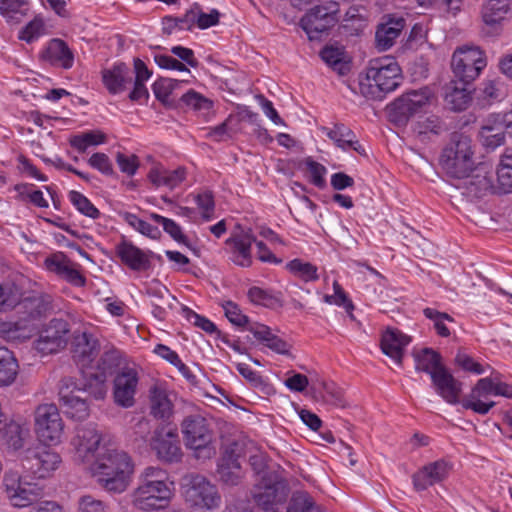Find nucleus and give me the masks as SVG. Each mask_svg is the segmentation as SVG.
Returning a JSON list of instances; mask_svg holds the SVG:
<instances>
[{
	"mask_svg": "<svg viewBox=\"0 0 512 512\" xmlns=\"http://www.w3.org/2000/svg\"><path fill=\"white\" fill-rule=\"evenodd\" d=\"M435 100V94L427 86L407 91L387 106L388 119L396 126H405L412 116L423 111Z\"/></svg>",
	"mask_w": 512,
	"mask_h": 512,
	"instance_id": "20e7f679",
	"label": "nucleus"
},
{
	"mask_svg": "<svg viewBox=\"0 0 512 512\" xmlns=\"http://www.w3.org/2000/svg\"><path fill=\"white\" fill-rule=\"evenodd\" d=\"M98 351V340L92 334L83 332L73 336L71 353L78 365L82 367L89 365L97 356Z\"/></svg>",
	"mask_w": 512,
	"mask_h": 512,
	"instance_id": "a878e982",
	"label": "nucleus"
},
{
	"mask_svg": "<svg viewBox=\"0 0 512 512\" xmlns=\"http://www.w3.org/2000/svg\"><path fill=\"white\" fill-rule=\"evenodd\" d=\"M171 491L167 484L145 485L140 484L133 495V505L142 511L163 509L170 498Z\"/></svg>",
	"mask_w": 512,
	"mask_h": 512,
	"instance_id": "6ab92c4d",
	"label": "nucleus"
},
{
	"mask_svg": "<svg viewBox=\"0 0 512 512\" xmlns=\"http://www.w3.org/2000/svg\"><path fill=\"white\" fill-rule=\"evenodd\" d=\"M138 374L133 368L125 367L114 378L113 397L117 405L129 408L135 403Z\"/></svg>",
	"mask_w": 512,
	"mask_h": 512,
	"instance_id": "412c9836",
	"label": "nucleus"
},
{
	"mask_svg": "<svg viewBox=\"0 0 512 512\" xmlns=\"http://www.w3.org/2000/svg\"><path fill=\"white\" fill-rule=\"evenodd\" d=\"M217 472L220 480L229 486L240 484L243 476L240 463L234 461L221 460Z\"/></svg>",
	"mask_w": 512,
	"mask_h": 512,
	"instance_id": "a18cd8bd",
	"label": "nucleus"
},
{
	"mask_svg": "<svg viewBox=\"0 0 512 512\" xmlns=\"http://www.w3.org/2000/svg\"><path fill=\"white\" fill-rule=\"evenodd\" d=\"M287 512H322L313 497L306 491H295L288 503Z\"/></svg>",
	"mask_w": 512,
	"mask_h": 512,
	"instance_id": "79ce46f5",
	"label": "nucleus"
},
{
	"mask_svg": "<svg viewBox=\"0 0 512 512\" xmlns=\"http://www.w3.org/2000/svg\"><path fill=\"white\" fill-rule=\"evenodd\" d=\"M486 65L485 53L478 46L463 45L458 47L451 58L454 78L466 83H473Z\"/></svg>",
	"mask_w": 512,
	"mask_h": 512,
	"instance_id": "0eeeda50",
	"label": "nucleus"
},
{
	"mask_svg": "<svg viewBox=\"0 0 512 512\" xmlns=\"http://www.w3.org/2000/svg\"><path fill=\"white\" fill-rule=\"evenodd\" d=\"M238 123L239 120H236L234 116L230 115L224 122L211 128L207 137L213 138L216 141L232 138L238 130Z\"/></svg>",
	"mask_w": 512,
	"mask_h": 512,
	"instance_id": "3c124183",
	"label": "nucleus"
},
{
	"mask_svg": "<svg viewBox=\"0 0 512 512\" xmlns=\"http://www.w3.org/2000/svg\"><path fill=\"white\" fill-rule=\"evenodd\" d=\"M435 392L448 404L460 403L462 383L457 380L446 368H441L438 373H433L431 378Z\"/></svg>",
	"mask_w": 512,
	"mask_h": 512,
	"instance_id": "4be33fe9",
	"label": "nucleus"
},
{
	"mask_svg": "<svg viewBox=\"0 0 512 512\" xmlns=\"http://www.w3.org/2000/svg\"><path fill=\"white\" fill-rule=\"evenodd\" d=\"M186 176V170L178 167L175 170H166L163 167H154L148 173V178L156 187L166 186L170 189L177 187Z\"/></svg>",
	"mask_w": 512,
	"mask_h": 512,
	"instance_id": "f704fd0d",
	"label": "nucleus"
},
{
	"mask_svg": "<svg viewBox=\"0 0 512 512\" xmlns=\"http://www.w3.org/2000/svg\"><path fill=\"white\" fill-rule=\"evenodd\" d=\"M63 421L55 404H42L35 410V431L45 446L56 445L63 435Z\"/></svg>",
	"mask_w": 512,
	"mask_h": 512,
	"instance_id": "9d476101",
	"label": "nucleus"
},
{
	"mask_svg": "<svg viewBox=\"0 0 512 512\" xmlns=\"http://www.w3.org/2000/svg\"><path fill=\"white\" fill-rule=\"evenodd\" d=\"M287 270L304 282L316 281L319 278L318 268L310 262L293 259L286 264Z\"/></svg>",
	"mask_w": 512,
	"mask_h": 512,
	"instance_id": "37998d69",
	"label": "nucleus"
},
{
	"mask_svg": "<svg viewBox=\"0 0 512 512\" xmlns=\"http://www.w3.org/2000/svg\"><path fill=\"white\" fill-rule=\"evenodd\" d=\"M28 434L29 430L22 425L14 421L5 422L4 427L1 428L0 442L8 448L17 451L23 447Z\"/></svg>",
	"mask_w": 512,
	"mask_h": 512,
	"instance_id": "c9c22d12",
	"label": "nucleus"
},
{
	"mask_svg": "<svg viewBox=\"0 0 512 512\" xmlns=\"http://www.w3.org/2000/svg\"><path fill=\"white\" fill-rule=\"evenodd\" d=\"M79 512H110L109 507L101 500L85 495L79 500Z\"/></svg>",
	"mask_w": 512,
	"mask_h": 512,
	"instance_id": "774afa93",
	"label": "nucleus"
},
{
	"mask_svg": "<svg viewBox=\"0 0 512 512\" xmlns=\"http://www.w3.org/2000/svg\"><path fill=\"white\" fill-rule=\"evenodd\" d=\"M180 426L185 446L194 450L197 458L209 459L215 454L213 433L202 415H187Z\"/></svg>",
	"mask_w": 512,
	"mask_h": 512,
	"instance_id": "39448f33",
	"label": "nucleus"
},
{
	"mask_svg": "<svg viewBox=\"0 0 512 512\" xmlns=\"http://www.w3.org/2000/svg\"><path fill=\"white\" fill-rule=\"evenodd\" d=\"M511 9L510 0H489L482 9L485 24L493 26L505 19Z\"/></svg>",
	"mask_w": 512,
	"mask_h": 512,
	"instance_id": "58836bf2",
	"label": "nucleus"
},
{
	"mask_svg": "<svg viewBox=\"0 0 512 512\" xmlns=\"http://www.w3.org/2000/svg\"><path fill=\"white\" fill-rule=\"evenodd\" d=\"M195 201L202 210V216L205 220H210L212 218L215 202L214 197L211 191H204L202 193L197 194L195 197Z\"/></svg>",
	"mask_w": 512,
	"mask_h": 512,
	"instance_id": "0e129e2a",
	"label": "nucleus"
},
{
	"mask_svg": "<svg viewBox=\"0 0 512 512\" xmlns=\"http://www.w3.org/2000/svg\"><path fill=\"white\" fill-rule=\"evenodd\" d=\"M495 393V381L492 378L485 377L477 381L476 385L471 389L469 396L472 399L486 397Z\"/></svg>",
	"mask_w": 512,
	"mask_h": 512,
	"instance_id": "69168bd1",
	"label": "nucleus"
},
{
	"mask_svg": "<svg viewBox=\"0 0 512 512\" xmlns=\"http://www.w3.org/2000/svg\"><path fill=\"white\" fill-rule=\"evenodd\" d=\"M60 463L59 454L45 446L28 448L21 459L23 469L39 479L49 476Z\"/></svg>",
	"mask_w": 512,
	"mask_h": 512,
	"instance_id": "4468645a",
	"label": "nucleus"
},
{
	"mask_svg": "<svg viewBox=\"0 0 512 512\" xmlns=\"http://www.w3.org/2000/svg\"><path fill=\"white\" fill-rule=\"evenodd\" d=\"M415 361V370L425 372L432 378L433 373H438L445 365L442 362V356L432 348H423L413 352Z\"/></svg>",
	"mask_w": 512,
	"mask_h": 512,
	"instance_id": "2f4dec72",
	"label": "nucleus"
},
{
	"mask_svg": "<svg viewBox=\"0 0 512 512\" xmlns=\"http://www.w3.org/2000/svg\"><path fill=\"white\" fill-rule=\"evenodd\" d=\"M444 129L445 125L440 117L429 115L418 119L413 126V133L420 142L425 143L441 134Z\"/></svg>",
	"mask_w": 512,
	"mask_h": 512,
	"instance_id": "72a5a7b5",
	"label": "nucleus"
},
{
	"mask_svg": "<svg viewBox=\"0 0 512 512\" xmlns=\"http://www.w3.org/2000/svg\"><path fill=\"white\" fill-rule=\"evenodd\" d=\"M225 316L234 325L242 327L248 324L249 319L242 314L240 308L233 302L229 301L223 305Z\"/></svg>",
	"mask_w": 512,
	"mask_h": 512,
	"instance_id": "338daca9",
	"label": "nucleus"
},
{
	"mask_svg": "<svg viewBox=\"0 0 512 512\" xmlns=\"http://www.w3.org/2000/svg\"><path fill=\"white\" fill-rule=\"evenodd\" d=\"M177 85L176 80L160 78L154 82L152 89L155 97L164 105L168 104V98Z\"/></svg>",
	"mask_w": 512,
	"mask_h": 512,
	"instance_id": "6e6d98bb",
	"label": "nucleus"
},
{
	"mask_svg": "<svg viewBox=\"0 0 512 512\" xmlns=\"http://www.w3.org/2000/svg\"><path fill=\"white\" fill-rule=\"evenodd\" d=\"M182 311H183V314H184L185 318L188 321L192 322L195 326L201 328L205 332L213 333V332H215L217 330V328H216V326H215V324L213 322H211L206 317L197 314L196 312H194L190 308L183 307Z\"/></svg>",
	"mask_w": 512,
	"mask_h": 512,
	"instance_id": "680f3d73",
	"label": "nucleus"
},
{
	"mask_svg": "<svg viewBox=\"0 0 512 512\" xmlns=\"http://www.w3.org/2000/svg\"><path fill=\"white\" fill-rule=\"evenodd\" d=\"M132 80L133 72L123 62L116 63L111 68L102 71V81L111 94L123 92L132 83Z\"/></svg>",
	"mask_w": 512,
	"mask_h": 512,
	"instance_id": "cd10ccee",
	"label": "nucleus"
},
{
	"mask_svg": "<svg viewBox=\"0 0 512 512\" xmlns=\"http://www.w3.org/2000/svg\"><path fill=\"white\" fill-rule=\"evenodd\" d=\"M150 393V413L156 419L166 420L172 414V403L167 393L154 385L149 390Z\"/></svg>",
	"mask_w": 512,
	"mask_h": 512,
	"instance_id": "4c0bfd02",
	"label": "nucleus"
},
{
	"mask_svg": "<svg viewBox=\"0 0 512 512\" xmlns=\"http://www.w3.org/2000/svg\"><path fill=\"white\" fill-rule=\"evenodd\" d=\"M256 242V237L251 228H243L236 225L231 236L225 241L229 247L230 260L240 267H250L252 265V243Z\"/></svg>",
	"mask_w": 512,
	"mask_h": 512,
	"instance_id": "a211bd4d",
	"label": "nucleus"
},
{
	"mask_svg": "<svg viewBox=\"0 0 512 512\" xmlns=\"http://www.w3.org/2000/svg\"><path fill=\"white\" fill-rule=\"evenodd\" d=\"M473 83H466L457 78L452 79L444 86V101L453 111H463L472 101L474 91Z\"/></svg>",
	"mask_w": 512,
	"mask_h": 512,
	"instance_id": "5701e85b",
	"label": "nucleus"
},
{
	"mask_svg": "<svg viewBox=\"0 0 512 512\" xmlns=\"http://www.w3.org/2000/svg\"><path fill=\"white\" fill-rule=\"evenodd\" d=\"M22 0H0V13L8 22H20L24 16Z\"/></svg>",
	"mask_w": 512,
	"mask_h": 512,
	"instance_id": "864d4df0",
	"label": "nucleus"
},
{
	"mask_svg": "<svg viewBox=\"0 0 512 512\" xmlns=\"http://www.w3.org/2000/svg\"><path fill=\"white\" fill-rule=\"evenodd\" d=\"M423 314L426 318L433 321L434 329L436 330V333L441 337H449L450 336V330L446 325V322L454 323L455 320L453 317H451L449 314L440 312L433 308H425L423 310Z\"/></svg>",
	"mask_w": 512,
	"mask_h": 512,
	"instance_id": "09e8293b",
	"label": "nucleus"
},
{
	"mask_svg": "<svg viewBox=\"0 0 512 512\" xmlns=\"http://www.w3.org/2000/svg\"><path fill=\"white\" fill-rule=\"evenodd\" d=\"M405 27L406 19L404 17L396 14L383 15L376 26L375 47L379 51L389 50Z\"/></svg>",
	"mask_w": 512,
	"mask_h": 512,
	"instance_id": "aec40b11",
	"label": "nucleus"
},
{
	"mask_svg": "<svg viewBox=\"0 0 512 512\" xmlns=\"http://www.w3.org/2000/svg\"><path fill=\"white\" fill-rule=\"evenodd\" d=\"M3 486L11 504L18 508L30 506L44 496L42 487L23 481L16 471L5 472Z\"/></svg>",
	"mask_w": 512,
	"mask_h": 512,
	"instance_id": "9b49d317",
	"label": "nucleus"
},
{
	"mask_svg": "<svg viewBox=\"0 0 512 512\" xmlns=\"http://www.w3.org/2000/svg\"><path fill=\"white\" fill-rule=\"evenodd\" d=\"M69 200L81 214L92 219H97L100 216L99 210L82 193L75 190L70 191Z\"/></svg>",
	"mask_w": 512,
	"mask_h": 512,
	"instance_id": "603ef678",
	"label": "nucleus"
},
{
	"mask_svg": "<svg viewBox=\"0 0 512 512\" xmlns=\"http://www.w3.org/2000/svg\"><path fill=\"white\" fill-rule=\"evenodd\" d=\"M19 365L13 352L0 345V387L12 385L18 375Z\"/></svg>",
	"mask_w": 512,
	"mask_h": 512,
	"instance_id": "e433bc0d",
	"label": "nucleus"
},
{
	"mask_svg": "<svg viewBox=\"0 0 512 512\" xmlns=\"http://www.w3.org/2000/svg\"><path fill=\"white\" fill-rule=\"evenodd\" d=\"M305 164L310 173V182L318 188H323L326 184L324 179L326 168L310 157L305 160Z\"/></svg>",
	"mask_w": 512,
	"mask_h": 512,
	"instance_id": "4d7b16f0",
	"label": "nucleus"
},
{
	"mask_svg": "<svg viewBox=\"0 0 512 512\" xmlns=\"http://www.w3.org/2000/svg\"><path fill=\"white\" fill-rule=\"evenodd\" d=\"M411 342V337L396 328L388 327L381 336V351L398 365H402L405 347Z\"/></svg>",
	"mask_w": 512,
	"mask_h": 512,
	"instance_id": "393cba45",
	"label": "nucleus"
},
{
	"mask_svg": "<svg viewBox=\"0 0 512 512\" xmlns=\"http://www.w3.org/2000/svg\"><path fill=\"white\" fill-rule=\"evenodd\" d=\"M480 137L484 146L495 149L498 146L504 144L505 141V130H498L497 133H493L489 127H481Z\"/></svg>",
	"mask_w": 512,
	"mask_h": 512,
	"instance_id": "13d9d810",
	"label": "nucleus"
},
{
	"mask_svg": "<svg viewBox=\"0 0 512 512\" xmlns=\"http://www.w3.org/2000/svg\"><path fill=\"white\" fill-rule=\"evenodd\" d=\"M472 156L471 138L462 133H454L442 152L440 164L451 177L465 178L474 167Z\"/></svg>",
	"mask_w": 512,
	"mask_h": 512,
	"instance_id": "7ed1b4c3",
	"label": "nucleus"
},
{
	"mask_svg": "<svg viewBox=\"0 0 512 512\" xmlns=\"http://www.w3.org/2000/svg\"><path fill=\"white\" fill-rule=\"evenodd\" d=\"M82 375L83 382L81 387L78 386L77 392H86L96 400L104 399L107 393L105 375L92 370L82 371Z\"/></svg>",
	"mask_w": 512,
	"mask_h": 512,
	"instance_id": "473e14b6",
	"label": "nucleus"
},
{
	"mask_svg": "<svg viewBox=\"0 0 512 512\" xmlns=\"http://www.w3.org/2000/svg\"><path fill=\"white\" fill-rule=\"evenodd\" d=\"M449 471L450 466L445 460L431 462L413 475V486L417 491L426 490L428 487L446 479Z\"/></svg>",
	"mask_w": 512,
	"mask_h": 512,
	"instance_id": "b1692460",
	"label": "nucleus"
},
{
	"mask_svg": "<svg viewBox=\"0 0 512 512\" xmlns=\"http://www.w3.org/2000/svg\"><path fill=\"white\" fill-rule=\"evenodd\" d=\"M44 31V22L41 18L35 17L20 32L19 38L28 43L38 38Z\"/></svg>",
	"mask_w": 512,
	"mask_h": 512,
	"instance_id": "bf43d9fd",
	"label": "nucleus"
},
{
	"mask_svg": "<svg viewBox=\"0 0 512 512\" xmlns=\"http://www.w3.org/2000/svg\"><path fill=\"white\" fill-rule=\"evenodd\" d=\"M185 499L192 507L198 510L211 511L221 504V496L215 485L204 476L188 474L183 478Z\"/></svg>",
	"mask_w": 512,
	"mask_h": 512,
	"instance_id": "423d86ee",
	"label": "nucleus"
},
{
	"mask_svg": "<svg viewBox=\"0 0 512 512\" xmlns=\"http://www.w3.org/2000/svg\"><path fill=\"white\" fill-rule=\"evenodd\" d=\"M78 384L72 377H64L59 382V403L64 414L74 420H84L89 416L90 410L87 400L77 392Z\"/></svg>",
	"mask_w": 512,
	"mask_h": 512,
	"instance_id": "dca6fc26",
	"label": "nucleus"
},
{
	"mask_svg": "<svg viewBox=\"0 0 512 512\" xmlns=\"http://www.w3.org/2000/svg\"><path fill=\"white\" fill-rule=\"evenodd\" d=\"M89 469L105 490L122 493L128 486L133 464L127 453L104 443L102 451L89 463Z\"/></svg>",
	"mask_w": 512,
	"mask_h": 512,
	"instance_id": "f257e3e1",
	"label": "nucleus"
},
{
	"mask_svg": "<svg viewBox=\"0 0 512 512\" xmlns=\"http://www.w3.org/2000/svg\"><path fill=\"white\" fill-rule=\"evenodd\" d=\"M106 443L105 437L95 423L78 425L75 428V436L72 445L75 448V457L82 463L89 464L102 451V445Z\"/></svg>",
	"mask_w": 512,
	"mask_h": 512,
	"instance_id": "f8f14e48",
	"label": "nucleus"
},
{
	"mask_svg": "<svg viewBox=\"0 0 512 512\" xmlns=\"http://www.w3.org/2000/svg\"><path fill=\"white\" fill-rule=\"evenodd\" d=\"M339 4L328 1L310 8L300 20L309 40H320L338 21Z\"/></svg>",
	"mask_w": 512,
	"mask_h": 512,
	"instance_id": "6e6552de",
	"label": "nucleus"
},
{
	"mask_svg": "<svg viewBox=\"0 0 512 512\" xmlns=\"http://www.w3.org/2000/svg\"><path fill=\"white\" fill-rule=\"evenodd\" d=\"M150 446L161 461L176 463L182 459L183 453L175 426L170 424L158 426L150 439Z\"/></svg>",
	"mask_w": 512,
	"mask_h": 512,
	"instance_id": "ddd939ff",
	"label": "nucleus"
},
{
	"mask_svg": "<svg viewBox=\"0 0 512 512\" xmlns=\"http://www.w3.org/2000/svg\"><path fill=\"white\" fill-rule=\"evenodd\" d=\"M238 372L255 388L260 389L261 391H266L269 386L264 381L262 376H260L257 372L253 371L248 365L240 363L237 366Z\"/></svg>",
	"mask_w": 512,
	"mask_h": 512,
	"instance_id": "e2e57ef3",
	"label": "nucleus"
},
{
	"mask_svg": "<svg viewBox=\"0 0 512 512\" xmlns=\"http://www.w3.org/2000/svg\"><path fill=\"white\" fill-rule=\"evenodd\" d=\"M18 305V317L24 326L30 329V333L35 329L37 323L45 319L53 310L52 297L44 293H34L22 297Z\"/></svg>",
	"mask_w": 512,
	"mask_h": 512,
	"instance_id": "2eb2a0df",
	"label": "nucleus"
},
{
	"mask_svg": "<svg viewBox=\"0 0 512 512\" xmlns=\"http://www.w3.org/2000/svg\"><path fill=\"white\" fill-rule=\"evenodd\" d=\"M69 324L63 319H52L40 332L35 341V349L43 355L56 353L67 344Z\"/></svg>",
	"mask_w": 512,
	"mask_h": 512,
	"instance_id": "f3484780",
	"label": "nucleus"
},
{
	"mask_svg": "<svg viewBox=\"0 0 512 512\" xmlns=\"http://www.w3.org/2000/svg\"><path fill=\"white\" fill-rule=\"evenodd\" d=\"M121 352L116 349H110L105 351L99 359L97 365V372L105 375L107 378L115 374L121 365Z\"/></svg>",
	"mask_w": 512,
	"mask_h": 512,
	"instance_id": "de8ad7c7",
	"label": "nucleus"
},
{
	"mask_svg": "<svg viewBox=\"0 0 512 512\" xmlns=\"http://www.w3.org/2000/svg\"><path fill=\"white\" fill-rule=\"evenodd\" d=\"M30 335V329L24 326L19 317L17 321H0V336L7 340H23Z\"/></svg>",
	"mask_w": 512,
	"mask_h": 512,
	"instance_id": "49530a36",
	"label": "nucleus"
},
{
	"mask_svg": "<svg viewBox=\"0 0 512 512\" xmlns=\"http://www.w3.org/2000/svg\"><path fill=\"white\" fill-rule=\"evenodd\" d=\"M326 135L341 149H353L360 155H365V150L356 140L354 132L344 124H335L333 129L323 127Z\"/></svg>",
	"mask_w": 512,
	"mask_h": 512,
	"instance_id": "7c9ffc66",
	"label": "nucleus"
},
{
	"mask_svg": "<svg viewBox=\"0 0 512 512\" xmlns=\"http://www.w3.org/2000/svg\"><path fill=\"white\" fill-rule=\"evenodd\" d=\"M368 91L373 99L381 100L385 94L395 90L401 80V69L394 58L383 57L369 61L366 69Z\"/></svg>",
	"mask_w": 512,
	"mask_h": 512,
	"instance_id": "f03ea898",
	"label": "nucleus"
},
{
	"mask_svg": "<svg viewBox=\"0 0 512 512\" xmlns=\"http://www.w3.org/2000/svg\"><path fill=\"white\" fill-rule=\"evenodd\" d=\"M116 255L133 271H146L151 268L149 254L126 240L116 245Z\"/></svg>",
	"mask_w": 512,
	"mask_h": 512,
	"instance_id": "bb28decb",
	"label": "nucleus"
},
{
	"mask_svg": "<svg viewBox=\"0 0 512 512\" xmlns=\"http://www.w3.org/2000/svg\"><path fill=\"white\" fill-rule=\"evenodd\" d=\"M315 393L319 394L322 401L335 407L344 408L346 406L342 391L334 383L319 381L312 386Z\"/></svg>",
	"mask_w": 512,
	"mask_h": 512,
	"instance_id": "a19ab883",
	"label": "nucleus"
},
{
	"mask_svg": "<svg viewBox=\"0 0 512 512\" xmlns=\"http://www.w3.org/2000/svg\"><path fill=\"white\" fill-rule=\"evenodd\" d=\"M167 474L164 470L157 467H147L141 474V483L145 485H160L166 484Z\"/></svg>",
	"mask_w": 512,
	"mask_h": 512,
	"instance_id": "052dcab7",
	"label": "nucleus"
},
{
	"mask_svg": "<svg viewBox=\"0 0 512 512\" xmlns=\"http://www.w3.org/2000/svg\"><path fill=\"white\" fill-rule=\"evenodd\" d=\"M181 101L188 107L193 108L196 111H209L212 108L213 102L197 93L194 90H190L181 97Z\"/></svg>",
	"mask_w": 512,
	"mask_h": 512,
	"instance_id": "5fc2aeb1",
	"label": "nucleus"
},
{
	"mask_svg": "<svg viewBox=\"0 0 512 512\" xmlns=\"http://www.w3.org/2000/svg\"><path fill=\"white\" fill-rule=\"evenodd\" d=\"M320 55L322 60L339 75H346L349 72L350 66L343 48L326 46Z\"/></svg>",
	"mask_w": 512,
	"mask_h": 512,
	"instance_id": "ea45409f",
	"label": "nucleus"
},
{
	"mask_svg": "<svg viewBox=\"0 0 512 512\" xmlns=\"http://www.w3.org/2000/svg\"><path fill=\"white\" fill-rule=\"evenodd\" d=\"M23 296L22 279H6L0 282V312L14 309Z\"/></svg>",
	"mask_w": 512,
	"mask_h": 512,
	"instance_id": "c756f323",
	"label": "nucleus"
},
{
	"mask_svg": "<svg viewBox=\"0 0 512 512\" xmlns=\"http://www.w3.org/2000/svg\"><path fill=\"white\" fill-rule=\"evenodd\" d=\"M41 58L51 65H58L64 69L73 66L74 55L68 45L61 39H52L46 49L41 53Z\"/></svg>",
	"mask_w": 512,
	"mask_h": 512,
	"instance_id": "c85d7f7f",
	"label": "nucleus"
},
{
	"mask_svg": "<svg viewBox=\"0 0 512 512\" xmlns=\"http://www.w3.org/2000/svg\"><path fill=\"white\" fill-rule=\"evenodd\" d=\"M122 217L127 224H129L131 227H133L141 234L151 239L160 238L161 231L156 226H152L148 222L138 218L135 214L124 212L122 214Z\"/></svg>",
	"mask_w": 512,
	"mask_h": 512,
	"instance_id": "8fccbe9b",
	"label": "nucleus"
},
{
	"mask_svg": "<svg viewBox=\"0 0 512 512\" xmlns=\"http://www.w3.org/2000/svg\"><path fill=\"white\" fill-rule=\"evenodd\" d=\"M263 485L256 487L253 498L255 503L267 512H278L290 493L288 482L275 473L262 476Z\"/></svg>",
	"mask_w": 512,
	"mask_h": 512,
	"instance_id": "1a4fd4ad",
	"label": "nucleus"
},
{
	"mask_svg": "<svg viewBox=\"0 0 512 512\" xmlns=\"http://www.w3.org/2000/svg\"><path fill=\"white\" fill-rule=\"evenodd\" d=\"M246 441L241 436L222 437L223 456L221 460L239 462L238 459L244 455Z\"/></svg>",
	"mask_w": 512,
	"mask_h": 512,
	"instance_id": "c03bdc74",
	"label": "nucleus"
}]
</instances>
